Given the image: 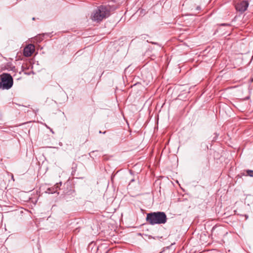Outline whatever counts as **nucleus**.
<instances>
[{
    "instance_id": "1",
    "label": "nucleus",
    "mask_w": 253,
    "mask_h": 253,
    "mask_svg": "<svg viewBox=\"0 0 253 253\" xmlns=\"http://www.w3.org/2000/svg\"><path fill=\"white\" fill-rule=\"evenodd\" d=\"M146 219L151 225L161 224L167 222V217L164 212L157 211L147 213Z\"/></svg>"
},
{
    "instance_id": "2",
    "label": "nucleus",
    "mask_w": 253,
    "mask_h": 253,
    "mask_svg": "<svg viewBox=\"0 0 253 253\" xmlns=\"http://www.w3.org/2000/svg\"><path fill=\"white\" fill-rule=\"evenodd\" d=\"M110 8L105 5H100L93 12L91 18L94 21L100 22L109 16Z\"/></svg>"
},
{
    "instance_id": "3",
    "label": "nucleus",
    "mask_w": 253,
    "mask_h": 253,
    "mask_svg": "<svg viewBox=\"0 0 253 253\" xmlns=\"http://www.w3.org/2000/svg\"><path fill=\"white\" fill-rule=\"evenodd\" d=\"M13 85V79L11 76L7 73H3L0 76V88L8 89Z\"/></svg>"
},
{
    "instance_id": "4",
    "label": "nucleus",
    "mask_w": 253,
    "mask_h": 253,
    "mask_svg": "<svg viewBox=\"0 0 253 253\" xmlns=\"http://www.w3.org/2000/svg\"><path fill=\"white\" fill-rule=\"evenodd\" d=\"M249 1L247 0H242L235 5L236 9L241 13L245 12L249 6Z\"/></svg>"
},
{
    "instance_id": "5",
    "label": "nucleus",
    "mask_w": 253,
    "mask_h": 253,
    "mask_svg": "<svg viewBox=\"0 0 253 253\" xmlns=\"http://www.w3.org/2000/svg\"><path fill=\"white\" fill-rule=\"evenodd\" d=\"M35 51V46L33 44H30L26 46L23 50V54L26 57L31 56L32 53Z\"/></svg>"
},
{
    "instance_id": "6",
    "label": "nucleus",
    "mask_w": 253,
    "mask_h": 253,
    "mask_svg": "<svg viewBox=\"0 0 253 253\" xmlns=\"http://www.w3.org/2000/svg\"><path fill=\"white\" fill-rule=\"evenodd\" d=\"M77 164H76L75 163H73V164H72V175H75V172H76V170H77Z\"/></svg>"
},
{
    "instance_id": "7",
    "label": "nucleus",
    "mask_w": 253,
    "mask_h": 253,
    "mask_svg": "<svg viewBox=\"0 0 253 253\" xmlns=\"http://www.w3.org/2000/svg\"><path fill=\"white\" fill-rule=\"evenodd\" d=\"M246 172L248 175L251 177H253V170H247Z\"/></svg>"
},
{
    "instance_id": "8",
    "label": "nucleus",
    "mask_w": 253,
    "mask_h": 253,
    "mask_svg": "<svg viewBox=\"0 0 253 253\" xmlns=\"http://www.w3.org/2000/svg\"><path fill=\"white\" fill-rule=\"evenodd\" d=\"M46 192L50 194V193H53L55 192V191H53V190H52L51 188H48L47 189V191Z\"/></svg>"
},
{
    "instance_id": "9",
    "label": "nucleus",
    "mask_w": 253,
    "mask_h": 253,
    "mask_svg": "<svg viewBox=\"0 0 253 253\" xmlns=\"http://www.w3.org/2000/svg\"><path fill=\"white\" fill-rule=\"evenodd\" d=\"M222 25H224H224H229V24H222Z\"/></svg>"
},
{
    "instance_id": "10",
    "label": "nucleus",
    "mask_w": 253,
    "mask_h": 253,
    "mask_svg": "<svg viewBox=\"0 0 253 253\" xmlns=\"http://www.w3.org/2000/svg\"><path fill=\"white\" fill-rule=\"evenodd\" d=\"M99 132L100 133H102V131H99Z\"/></svg>"
}]
</instances>
